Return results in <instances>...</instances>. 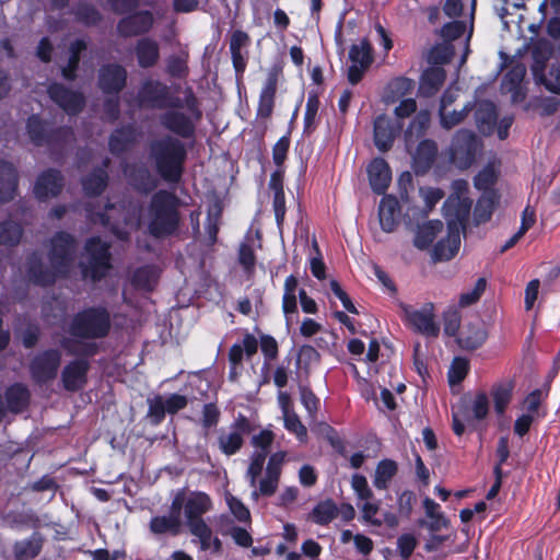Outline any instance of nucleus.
I'll return each mask as SVG.
<instances>
[{"label":"nucleus","mask_w":560,"mask_h":560,"mask_svg":"<svg viewBox=\"0 0 560 560\" xmlns=\"http://www.w3.org/2000/svg\"><path fill=\"white\" fill-rule=\"evenodd\" d=\"M401 128L402 125L396 124L385 114L376 116L373 126V139L377 150L383 153L389 151Z\"/></svg>","instance_id":"16"},{"label":"nucleus","mask_w":560,"mask_h":560,"mask_svg":"<svg viewBox=\"0 0 560 560\" xmlns=\"http://www.w3.org/2000/svg\"><path fill=\"white\" fill-rule=\"evenodd\" d=\"M89 362L86 360H74L65 366L61 373L63 387L70 392L81 389L86 383Z\"/></svg>","instance_id":"28"},{"label":"nucleus","mask_w":560,"mask_h":560,"mask_svg":"<svg viewBox=\"0 0 560 560\" xmlns=\"http://www.w3.org/2000/svg\"><path fill=\"white\" fill-rule=\"evenodd\" d=\"M125 175L129 184L140 192L148 194L158 187V179L145 165L133 164L126 166Z\"/></svg>","instance_id":"27"},{"label":"nucleus","mask_w":560,"mask_h":560,"mask_svg":"<svg viewBox=\"0 0 560 560\" xmlns=\"http://www.w3.org/2000/svg\"><path fill=\"white\" fill-rule=\"evenodd\" d=\"M18 187V174L9 162H0V203L14 198Z\"/></svg>","instance_id":"36"},{"label":"nucleus","mask_w":560,"mask_h":560,"mask_svg":"<svg viewBox=\"0 0 560 560\" xmlns=\"http://www.w3.org/2000/svg\"><path fill=\"white\" fill-rule=\"evenodd\" d=\"M26 275L30 281L40 285L52 283L57 276L51 266L45 267L42 257L35 253L27 258Z\"/></svg>","instance_id":"33"},{"label":"nucleus","mask_w":560,"mask_h":560,"mask_svg":"<svg viewBox=\"0 0 560 560\" xmlns=\"http://www.w3.org/2000/svg\"><path fill=\"white\" fill-rule=\"evenodd\" d=\"M258 342L255 337L246 335L242 343H235L229 351V361L231 365H237L242 368L243 359L246 357L249 359L257 352Z\"/></svg>","instance_id":"41"},{"label":"nucleus","mask_w":560,"mask_h":560,"mask_svg":"<svg viewBox=\"0 0 560 560\" xmlns=\"http://www.w3.org/2000/svg\"><path fill=\"white\" fill-rule=\"evenodd\" d=\"M446 80V71L442 67L427 68L420 75L418 93L422 97L434 96Z\"/></svg>","instance_id":"30"},{"label":"nucleus","mask_w":560,"mask_h":560,"mask_svg":"<svg viewBox=\"0 0 560 560\" xmlns=\"http://www.w3.org/2000/svg\"><path fill=\"white\" fill-rule=\"evenodd\" d=\"M166 73L175 79H186L189 73L188 52L182 51L179 55H171L166 59Z\"/></svg>","instance_id":"50"},{"label":"nucleus","mask_w":560,"mask_h":560,"mask_svg":"<svg viewBox=\"0 0 560 560\" xmlns=\"http://www.w3.org/2000/svg\"><path fill=\"white\" fill-rule=\"evenodd\" d=\"M48 94L56 104L70 115H75L83 108V95L65 88L60 83H52L48 88Z\"/></svg>","instance_id":"18"},{"label":"nucleus","mask_w":560,"mask_h":560,"mask_svg":"<svg viewBox=\"0 0 560 560\" xmlns=\"http://www.w3.org/2000/svg\"><path fill=\"white\" fill-rule=\"evenodd\" d=\"M481 147V141L475 132L468 129H459L452 139L450 148L451 161L458 168L467 170L475 163Z\"/></svg>","instance_id":"7"},{"label":"nucleus","mask_w":560,"mask_h":560,"mask_svg":"<svg viewBox=\"0 0 560 560\" xmlns=\"http://www.w3.org/2000/svg\"><path fill=\"white\" fill-rule=\"evenodd\" d=\"M472 417L475 420H483L489 413V398L485 392L476 394L471 404Z\"/></svg>","instance_id":"64"},{"label":"nucleus","mask_w":560,"mask_h":560,"mask_svg":"<svg viewBox=\"0 0 560 560\" xmlns=\"http://www.w3.org/2000/svg\"><path fill=\"white\" fill-rule=\"evenodd\" d=\"M499 173L492 164H487L474 177V186L482 194L497 192L494 185L498 182Z\"/></svg>","instance_id":"48"},{"label":"nucleus","mask_w":560,"mask_h":560,"mask_svg":"<svg viewBox=\"0 0 560 560\" xmlns=\"http://www.w3.org/2000/svg\"><path fill=\"white\" fill-rule=\"evenodd\" d=\"M63 188V177L57 170H47L38 175L34 195L40 201L57 197Z\"/></svg>","instance_id":"17"},{"label":"nucleus","mask_w":560,"mask_h":560,"mask_svg":"<svg viewBox=\"0 0 560 560\" xmlns=\"http://www.w3.org/2000/svg\"><path fill=\"white\" fill-rule=\"evenodd\" d=\"M136 54L141 68L153 67L160 57L159 44L149 37L141 38L137 43Z\"/></svg>","instance_id":"40"},{"label":"nucleus","mask_w":560,"mask_h":560,"mask_svg":"<svg viewBox=\"0 0 560 560\" xmlns=\"http://www.w3.org/2000/svg\"><path fill=\"white\" fill-rule=\"evenodd\" d=\"M61 363V353L58 350H47L37 354L31 362L32 378L38 384L52 381Z\"/></svg>","instance_id":"13"},{"label":"nucleus","mask_w":560,"mask_h":560,"mask_svg":"<svg viewBox=\"0 0 560 560\" xmlns=\"http://www.w3.org/2000/svg\"><path fill=\"white\" fill-rule=\"evenodd\" d=\"M149 156L158 174L167 183H178L184 172L187 156L185 144L170 135L152 140Z\"/></svg>","instance_id":"1"},{"label":"nucleus","mask_w":560,"mask_h":560,"mask_svg":"<svg viewBox=\"0 0 560 560\" xmlns=\"http://www.w3.org/2000/svg\"><path fill=\"white\" fill-rule=\"evenodd\" d=\"M486 287L487 280L485 278H478L471 291L464 292L459 295L458 306L467 307L477 303L480 300L483 292L486 291Z\"/></svg>","instance_id":"59"},{"label":"nucleus","mask_w":560,"mask_h":560,"mask_svg":"<svg viewBox=\"0 0 560 560\" xmlns=\"http://www.w3.org/2000/svg\"><path fill=\"white\" fill-rule=\"evenodd\" d=\"M462 314L456 307H450L443 313L444 334L450 337L458 336Z\"/></svg>","instance_id":"57"},{"label":"nucleus","mask_w":560,"mask_h":560,"mask_svg":"<svg viewBox=\"0 0 560 560\" xmlns=\"http://www.w3.org/2000/svg\"><path fill=\"white\" fill-rule=\"evenodd\" d=\"M514 390L513 381H504L492 385L490 395L493 400L494 411L498 416H503L512 400Z\"/></svg>","instance_id":"37"},{"label":"nucleus","mask_w":560,"mask_h":560,"mask_svg":"<svg viewBox=\"0 0 560 560\" xmlns=\"http://www.w3.org/2000/svg\"><path fill=\"white\" fill-rule=\"evenodd\" d=\"M371 189L376 195H384L392 180V171L383 158H374L368 166Z\"/></svg>","instance_id":"24"},{"label":"nucleus","mask_w":560,"mask_h":560,"mask_svg":"<svg viewBox=\"0 0 560 560\" xmlns=\"http://www.w3.org/2000/svg\"><path fill=\"white\" fill-rule=\"evenodd\" d=\"M472 109L474 104L468 102L460 110L440 113V124L444 129H452L463 122Z\"/></svg>","instance_id":"55"},{"label":"nucleus","mask_w":560,"mask_h":560,"mask_svg":"<svg viewBox=\"0 0 560 560\" xmlns=\"http://www.w3.org/2000/svg\"><path fill=\"white\" fill-rule=\"evenodd\" d=\"M42 549L40 540L36 537L15 542L13 550L16 560L35 558Z\"/></svg>","instance_id":"53"},{"label":"nucleus","mask_w":560,"mask_h":560,"mask_svg":"<svg viewBox=\"0 0 560 560\" xmlns=\"http://www.w3.org/2000/svg\"><path fill=\"white\" fill-rule=\"evenodd\" d=\"M178 197L161 189L156 191L150 200L145 220L150 234L156 238H163L173 235L179 228L180 215Z\"/></svg>","instance_id":"2"},{"label":"nucleus","mask_w":560,"mask_h":560,"mask_svg":"<svg viewBox=\"0 0 560 560\" xmlns=\"http://www.w3.org/2000/svg\"><path fill=\"white\" fill-rule=\"evenodd\" d=\"M442 230L443 222L441 220H430L419 225L413 238V245L421 250L428 249Z\"/></svg>","instance_id":"39"},{"label":"nucleus","mask_w":560,"mask_h":560,"mask_svg":"<svg viewBox=\"0 0 560 560\" xmlns=\"http://www.w3.org/2000/svg\"><path fill=\"white\" fill-rule=\"evenodd\" d=\"M249 36L247 33L236 30L230 37V52L236 75L241 77L246 69L249 52Z\"/></svg>","instance_id":"20"},{"label":"nucleus","mask_w":560,"mask_h":560,"mask_svg":"<svg viewBox=\"0 0 560 560\" xmlns=\"http://www.w3.org/2000/svg\"><path fill=\"white\" fill-rule=\"evenodd\" d=\"M439 153L438 144L432 139L421 140L412 155V167L417 175L427 174L436 161Z\"/></svg>","instance_id":"21"},{"label":"nucleus","mask_w":560,"mask_h":560,"mask_svg":"<svg viewBox=\"0 0 560 560\" xmlns=\"http://www.w3.org/2000/svg\"><path fill=\"white\" fill-rule=\"evenodd\" d=\"M534 75L546 90L553 94H560V65H552L548 74L545 73V65L533 68Z\"/></svg>","instance_id":"42"},{"label":"nucleus","mask_w":560,"mask_h":560,"mask_svg":"<svg viewBox=\"0 0 560 560\" xmlns=\"http://www.w3.org/2000/svg\"><path fill=\"white\" fill-rule=\"evenodd\" d=\"M7 409L11 412H22L28 404L30 392L26 386L22 384H14L8 388L7 394Z\"/></svg>","instance_id":"45"},{"label":"nucleus","mask_w":560,"mask_h":560,"mask_svg":"<svg viewBox=\"0 0 560 560\" xmlns=\"http://www.w3.org/2000/svg\"><path fill=\"white\" fill-rule=\"evenodd\" d=\"M109 160L103 161V167L96 168L91 175L85 177L82 182L83 188L88 195H100L107 185L106 168Z\"/></svg>","instance_id":"46"},{"label":"nucleus","mask_w":560,"mask_h":560,"mask_svg":"<svg viewBox=\"0 0 560 560\" xmlns=\"http://www.w3.org/2000/svg\"><path fill=\"white\" fill-rule=\"evenodd\" d=\"M137 103L141 108L147 109H165L180 108L184 106L183 101L173 96L170 86L159 80H145L137 94Z\"/></svg>","instance_id":"4"},{"label":"nucleus","mask_w":560,"mask_h":560,"mask_svg":"<svg viewBox=\"0 0 560 560\" xmlns=\"http://www.w3.org/2000/svg\"><path fill=\"white\" fill-rule=\"evenodd\" d=\"M378 220L384 232L392 233L396 230L400 220V205L395 196H383L378 205Z\"/></svg>","instance_id":"25"},{"label":"nucleus","mask_w":560,"mask_h":560,"mask_svg":"<svg viewBox=\"0 0 560 560\" xmlns=\"http://www.w3.org/2000/svg\"><path fill=\"white\" fill-rule=\"evenodd\" d=\"M27 131L32 142L36 145L58 148L73 140V132L70 128H59L52 131L50 127L39 120L37 116H31L28 118Z\"/></svg>","instance_id":"9"},{"label":"nucleus","mask_w":560,"mask_h":560,"mask_svg":"<svg viewBox=\"0 0 560 560\" xmlns=\"http://www.w3.org/2000/svg\"><path fill=\"white\" fill-rule=\"evenodd\" d=\"M77 242L66 232L56 233L50 240L49 264L57 275H67L74 265Z\"/></svg>","instance_id":"6"},{"label":"nucleus","mask_w":560,"mask_h":560,"mask_svg":"<svg viewBox=\"0 0 560 560\" xmlns=\"http://www.w3.org/2000/svg\"><path fill=\"white\" fill-rule=\"evenodd\" d=\"M338 508L331 499L316 504L312 511V521L318 525H328L338 515Z\"/></svg>","instance_id":"49"},{"label":"nucleus","mask_w":560,"mask_h":560,"mask_svg":"<svg viewBox=\"0 0 560 560\" xmlns=\"http://www.w3.org/2000/svg\"><path fill=\"white\" fill-rule=\"evenodd\" d=\"M179 493H183L182 509H184L187 527L191 529L196 525L207 524L202 515L212 508L210 498L203 492H192L188 497L183 491Z\"/></svg>","instance_id":"15"},{"label":"nucleus","mask_w":560,"mask_h":560,"mask_svg":"<svg viewBox=\"0 0 560 560\" xmlns=\"http://www.w3.org/2000/svg\"><path fill=\"white\" fill-rule=\"evenodd\" d=\"M434 310L435 306L432 302L424 303L420 310L402 305L405 318L412 329L432 338H436L440 334V325L435 322Z\"/></svg>","instance_id":"10"},{"label":"nucleus","mask_w":560,"mask_h":560,"mask_svg":"<svg viewBox=\"0 0 560 560\" xmlns=\"http://www.w3.org/2000/svg\"><path fill=\"white\" fill-rule=\"evenodd\" d=\"M254 430L252 422L240 415L228 431H221L218 436V446L220 451L230 456L237 453L243 444V435L250 434Z\"/></svg>","instance_id":"12"},{"label":"nucleus","mask_w":560,"mask_h":560,"mask_svg":"<svg viewBox=\"0 0 560 560\" xmlns=\"http://www.w3.org/2000/svg\"><path fill=\"white\" fill-rule=\"evenodd\" d=\"M471 208L468 198L451 195L443 203V214L447 223V230L459 233L465 229Z\"/></svg>","instance_id":"14"},{"label":"nucleus","mask_w":560,"mask_h":560,"mask_svg":"<svg viewBox=\"0 0 560 560\" xmlns=\"http://www.w3.org/2000/svg\"><path fill=\"white\" fill-rule=\"evenodd\" d=\"M140 137L141 132L133 125H128L113 132L109 149L112 153L120 154L131 148Z\"/></svg>","instance_id":"35"},{"label":"nucleus","mask_w":560,"mask_h":560,"mask_svg":"<svg viewBox=\"0 0 560 560\" xmlns=\"http://www.w3.org/2000/svg\"><path fill=\"white\" fill-rule=\"evenodd\" d=\"M127 71L119 65H106L98 71V85L107 94H117L126 85Z\"/></svg>","instance_id":"19"},{"label":"nucleus","mask_w":560,"mask_h":560,"mask_svg":"<svg viewBox=\"0 0 560 560\" xmlns=\"http://www.w3.org/2000/svg\"><path fill=\"white\" fill-rule=\"evenodd\" d=\"M499 199L500 197L498 192H488L480 196L474 210V217L477 224L486 223L491 219L492 213L499 203Z\"/></svg>","instance_id":"43"},{"label":"nucleus","mask_w":560,"mask_h":560,"mask_svg":"<svg viewBox=\"0 0 560 560\" xmlns=\"http://www.w3.org/2000/svg\"><path fill=\"white\" fill-rule=\"evenodd\" d=\"M280 476V454L275 453L270 456L267 468L266 477L259 482V493L262 495H271L278 488V480Z\"/></svg>","instance_id":"38"},{"label":"nucleus","mask_w":560,"mask_h":560,"mask_svg":"<svg viewBox=\"0 0 560 560\" xmlns=\"http://www.w3.org/2000/svg\"><path fill=\"white\" fill-rule=\"evenodd\" d=\"M469 372V362L467 359L462 357H456L452 361L450 371H448V383L451 385L459 384L464 381Z\"/></svg>","instance_id":"58"},{"label":"nucleus","mask_w":560,"mask_h":560,"mask_svg":"<svg viewBox=\"0 0 560 560\" xmlns=\"http://www.w3.org/2000/svg\"><path fill=\"white\" fill-rule=\"evenodd\" d=\"M368 55L371 58V65L373 63V48L369 39L363 38L360 44L351 45L349 49V59L351 63L361 65L363 58Z\"/></svg>","instance_id":"60"},{"label":"nucleus","mask_w":560,"mask_h":560,"mask_svg":"<svg viewBox=\"0 0 560 560\" xmlns=\"http://www.w3.org/2000/svg\"><path fill=\"white\" fill-rule=\"evenodd\" d=\"M23 230L20 224L7 221L0 224V245L15 246L20 243Z\"/></svg>","instance_id":"54"},{"label":"nucleus","mask_w":560,"mask_h":560,"mask_svg":"<svg viewBox=\"0 0 560 560\" xmlns=\"http://www.w3.org/2000/svg\"><path fill=\"white\" fill-rule=\"evenodd\" d=\"M277 74H270L265 89L260 95L258 113L260 116L267 117L271 114L273 107L275 95L277 92Z\"/></svg>","instance_id":"51"},{"label":"nucleus","mask_w":560,"mask_h":560,"mask_svg":"<svg viewBox=\"0 0 560 560\" xmlns=\"http://www.w3.org/2000/svg\"><path fill=\"white\" fill-rule=\"evenodd\" d=\"M94 222L100 221L103 225H110L113 232L121 240H126L128 233L118 229V225L122 222L130 229H138L140 225V214L137 206L131 203L128 207L122 203L117 207L116 205L109 203L106 207L104 213H96L92 218Z\"/></svg>","instance_id":"8"},{"label":"nucleus","mask_w":560,"mask_h":560,"mask_svg":"<svg viewBox=\"0 0 560 560\" xmlns=\"http://www.w3.org/2000/svg\"><path fill=\"white\" fill-rule=\"evenodd\" d=\"M183 506V493H177L171 506L170 516H156L150 522V529L154 534L172 532L177 534L180 527V511Z\"/></svg>","instance_id":"22"},{"label":"nucleus","mask_w":560,"mask_h":560,"mask_svg":"<svg viewBox=\"0 0 560 560\" xmlns=\"http://www.w3.org/2000/svg\"><path fill=\"white\" fill-rule=\"evenodd\" d=\"M153 21L152 13L140 11L121 19L117 24V31L124 37L137 36L149 32Z\"/></svg>","instance_id":"23"},{"label":"nucleus","mask_w":560,"mask_h":560,"mask_svg":"<svg viewBox=\"0 0 560 560\" xmlns=\"http://www.w3.org/2000/svg\"><path fill=\"white\" fill-rule=\"evenodd\" d=\"M132 281L138 288L151 290L156 282V272L151 267L139 268L133 273Z\"/></svg>","instance_id":"61"},{"label":"nucleus","mask_w":560,"mask_h":560,"mask_svg":"<svg viewBox=\"0 0 560 560\" xmlns=\"http://www.w3.org/2000/svg\"><path fill=\"white\" fill-rule=\"evenodd\" d=\"M487 338L488 332L482 324L468 323L458 334L456 341L462 349L472 351L480 348Z\"/></svg>","instance_id":"31"},{"label":"nucleus","mask_w":560,"mask_h":560,"mask_svg":"<svg viewBox=\"0 0 560 560\" xmlns=\"http://www.w3.org/2000/svg\"><path fill=\"white\" fill-rule=\"evenodd\" d=\"M398 472V465L394 459L384 458L377 463L373 485L378 490H386L392 479Z\"/></svg>","instance_id":"44"},{"label":"nucleus","mask_w":560,"mask_h":560,"mask_svg":"<svg viewBox=\"0 0 560 560\" xmlns=\"http://www.w3.org/2000/svg\"><path fill=\"white\" fill-rule=\"evenodd\" d=\"M474 118L477 129L483 136H491L495 131L498 110L493 102L483 100L474 106Z\"/></svg>","instance_id":"26"},{"label":"nucleus","mask_w":560,"mask_h":560,"mask_svg":"<svg viewBox=\"0 0 560 560\" xmlns=\"http://www.w3.org/2000/svg\"><path fill=\"white\" fill-rule=\"evenodd\" d=\"M319 361L318 351L310 345L302 346L296 352V365L299 369H308L313 362Z\"/></svg>","instance_id":"62"},{"label":"nucleus","mask_w":560,"mask_h":560,"mask_svg":"<svg viewBox=\"0 0 560 560\" xmlns=\"http://www.w3.org/2000/svg\"><path fill=\"white\" fill-rule=\"evenodd\" d=\"M430 126V114L428 110H421L412 118L405 131L406 143L409 144L427 132Z\"/></svg>","instance_id":"47"},{"label":"nucleus","mask_w":560,"mask_h":560,"mask_svg":"<svg viewBox=\"0 0 560 560\" xmlns=\"http://www.w3.org/2000/svg\"><path fill=\"white\" fill-rule=\"evenodd\" d=\"M275 433L269 430H262L252 436V445L255 452L250 456V463L246 472L252 487L257 486V478L261 475L269 448L275 440Z\"/></svg>","instance_id":"11"},{"label":"nucleus","mask_w":560,"mask_h":560,"mask_svg":"<svg viewBox=\"0 0 560 560\" xmlns=\"http://www.w3.org/2000/svg\"><path fill=\"white\" fill-rule=\"evenodd\" d=\"M319 104L320 102L317 94H308L304 113V131L311 132L315 130Z\"/></svg>","instance_id":"56"},{"label":"nucleus","mask_w":560,"mask_h":560,"mask_svg":"<svg viewBox=\"0 0 560 560\" xmlns=\"http://www.w3.org/2000/svg\"><path fill=\"white\" fill-rule=\"evenodd\" d=\"M108 248L109 245L100 237H92L86 242L85 253L80 261L84 278L90 277L95 281L106 275L110 268Z\"/></svg>","instance_id":"5"},{"label":"nucleus","mask_w":560,"mask_h":560,"mask_svg":"<svg viewBox=\"0 0 560 560\" xmlns=\"http://www.w3.org/2000/svg\"><path fill=\"white\" fill-rule=\"evenodd\" d=\"M290 408L291 397L288 393L282 392L283 425L289 432L295 434L300 443H306L308 438L306 427L302 423L299 416L291 411Z\"/></svg>","instance_id":"32"},{"label":"nucleus","mask_w":560,"mask_h":560,"mask_svg":"<svg viewBox=\"0 0 560 560\" xmlns=\"http://www.w3.org/2000/svg\"><path fill=\"white\" fill-rule=\"evenodd\" d=\"M460 246L459 233L447 230L445 238L440 240L432 248V260L447 261L456 256Z\"/></svg>","instance_id":"34"},{"label":"nucleus","mask_w":560,"mask_h":560,"mask_svg":"<svg viewBox=\"0 0 560 560\" xmlns=\"http://www.w3.org/2000/svg\"><path fill=\"white\" fill-rule=\"evenodd\" d=\"M110 329L109 313L103 307H91L75 315L71 334L77 337L96 339L105 337Z\"/></svg>","instance_id":"3"},{"label":"nucleus","mask_w":560,"mask_h":560,"mask_svg":"<svg viewBox=\"0 0 560 560\" xmlns=\"http://www.w3.org/2000/svg\"><path fill=\"white\" fill-rule=\"evenodd\" d=\"M160 122L164 128L183 138L191 137L195 131L191 119L184 113L175 110V108L162 114Z\"/></svg>","instance_id":"29"},{"label":"nucleus","mask_w":560,"mask_h":560,"mask_svg":"<svg viewBox=\"0 0 560 560\" xmlns=\"http://www.w3.org/2000/svg\"><path fill=\"white\" fill-rule=\"evenodd\" d=\"M86 49V44L82 39H78L73 42L70 46V57L68 60V65L66 67H62V75L67 80H74L75 79V70L78 68L79 61H80V55L82 51Z\"/></svg>","instance_id":"52"},{"label":"nucleus","mask_w":560,"mask_h":560,"mask_svg":"<svg viewBox=\"0 0 560 560\" xmlns=\"http://www.w3.org/2000/svg\"><path fill=\"white\" fill-rule=\"evenodd\" d=\"M418 540L415 535L406 533L397 539V550L404 560H408L417 547Z\"/></svg>","instance_id":"63"}]
</instances>
